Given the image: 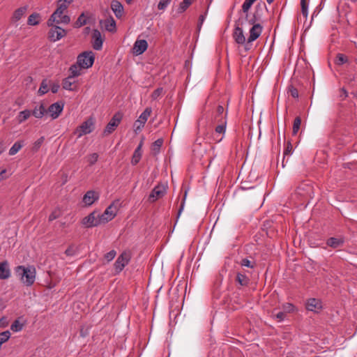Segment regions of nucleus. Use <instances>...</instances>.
Segmentation results:
<instances>
[{
    "instance_id": "obj_1",
    "label": "nucleus",
    "mask_w": 357,
    "mask_h": 357,
    "mask_svg": "<svg viewBox=\"0 0 357 357\" xmlns=\"http://www.w3.org/2000/svg\"><path fill=\"white\" fill-rule=\"evenodd\" d=\"M266 9V6L264 3H258L256 5L255 11L252 15L247 13H244V17H240L244 20V24L248 23L249 25H252V27L249 31V36L247 39V50L251 49L252 43L256 40L261 34L263 26L261 25L260 22L263 21V13Z\"/></svg>"
},
{
    "instance_id": "obj_2",
    "label": "nucleus",
    "mask_w": 357,
    "mask_h": 357,
    "mask_svg": "<svg viewBox=\"0 0 357 357\" xmlns=\"http://www.w3.org/2000/svg\"><path fill=\"white\" fill-rule=\"evenodd\" d=\"M15 272L25 285L31 286L34 283L36 272L33 266H18L15 268Z\"/></svg>"
},
{
    "instance_id": "obj_3",
    "label": "nucleus",
    "mask_w": 357,
    "mask_h": 357,
    "mask_svg": "<svg viewBox=\"0 0 357 357\" xmlns=\"http://www.w3.org/2000/svg\"><path fill=\"white\" fill-rule=\"evenodd\" d=\"M244 25V20L238 18V20L235 22V28L234 29V32L232 34L233 38L234 41L238 45H244V48L245 51H249L250 50L246 49L247 40L243 33V26Z\"/></svg>"
},
{
    "instance_id": "obj_4",
    "label": "nucleus",
    "mask_w": 357,
    "mask_h": 357,
    "mask_svg": "<svg viewBox=\"0 0 357 357\" xmlns=\"http://www.w3.org/2000/svg\"><path fill=\"white\" fill-rule=\"evenodd\" d=\"M64 12L65 11L61 10L59 12V8H56L47 20V25L52 26L54 24L58 25L60 24H69L70 22V17L68 15L64 14Z\"/></svg>"
},
{
    "instance_id": "obj_5",
    "label": "nucleus",
    "mask_w": 357,
    "mask_h": 357,
    "mask_svg": "<svg viewBox=\"0 0 357 357\" xmlns=\"http://www.w3.org/2000/svg\"><path fill=\"white\" fill-rule=\"evenodd\" d=\"M94 59L95 56L93 52L92 51H86L78 55L77 63L83 69H87L93 66Z\"/></svg>"
},
{
    "instance_id": "obj_6",
    "label": "nucleus",
    "mask_w": 357,
    "mask_h": 357,
    "mask_svg": "<svg viewBox=\"0 0 357 357\" xmlns=\"http://www.w3.org/2000/svg\"><path fill=\"white\" fill-rule=\"evenodd\" d=\"M119 202V200L114 201L106 208L102 214H99V218L101 220L102 224L108 222L116 216Z\"/></svg>"
},
{
    "instance_id": "obj_7",
    "label": "nucleus",
    "mask_w": 357,
    "mask_h": 357,
    "mask_svg": "<svg viewBox=\"0 0 357 357\" xmlns=\"http://www.w3.org/2000/svg\"><path fill=\"white\" fill-rule=\"evenodd\" d=\"M48 39L52 42H56L66 36L67 31L56 24L49 26Z\"/></svg>"
},
{
    "instance_id": "obj_8",
    "label": "nucleus",
    "mask_w": 357,
    "mask_h": 357,
    "mask_svg": "<svg viewBox=\"0 0 357 357\" xmlns=\"http://www.w3.org/2000/svg\"><path fill=\"white\" fill-rule=\"evenodd\" d=\"M121 119L122 114L119 112L116 113L104 129L103 135L107 136L112 134L118 127L121 123Z\"/></svg>"
},
{
    "instance_id": "obj_9",
    "label": "nucleus",
    "mask_w": 357,
    "mask_h": 357,
    "mask_svg": "<svg viewBox=\"0 0 357 357\" xmlns=\"http://www.w3.org/2000/svg\"><path fill=\"white\" fill-rule=\"evenodd\" d=\"M94 126L95 119L90 116L77 128V132H79L78 137L91 133L94 130Z\"/></svg>"
},
{
    "instance_id": "obj_10",
    "label": "nucleus",
    "mask_w": 357,
    "mask_h": 357,
    "mask_svg": "<svg viewBox=\"0 0 357 357\" xmlns=\"http://www.w3.org/2000/svg\"><path fill=\"white\" fill-rule=\"evenodd\" d=\"M131 259L130 252H123L117 258L114 263V268L116 273H120L124 267L129 263Z\"/></svg>"
},
{
    "instance_id": "obj_11",
    "label": "nucleus",
    "mask_w": 357,
    "mask_h": 357,
    "mask_svg": "<svg viewBox=\"0 0 357 357\" xmlns=\"http://www.w3.org/2000/svg\"><path fill=\"white\" fill-rule=\"evenodd\" d=\"M82 223L86 228L96 227L102 224L99 218V213L97 211H93L89 215L84 218Z\"/></svg>"
},
{
    "instance_id": "obj_12",
    "label": "nucleus",
    "mask_w": 357,
    "mask_h": 357,
    "mask_svg": "<svg viewBox=\"0 0 357 357\" xmlns=\"http://www.w3.org/2000/svg\"><path fill=\"white\" fill-rule=\"evenodd\" d=\"M152 112L151 107H146L144 111L140 114L137 120L134 123L135 131L140 130L145 125L148 118Z\"/></svg>"
},
{
    "instance_id": "obj_13",
    "label": "nucleus",
    "mask_w": 357,
    "mask_h": 357,
    "mask_svg": "<svg viewBox=\"0 0 357 357\" xmlns=\"http://www.w3.org/2000/svg\"><path fill=\"white\" fill-rule=\"evenodd\" d=\"M166 193V188L164 185H156L149 196V201L151 203L155 202L158 199L162 197Z\"/></svg>"
},
{
    "instance_id": "obj_14",
    "label": "nucleus",
    "mask_w": 357,
    "mask_h": 357,
    "mask_svg": "<svg viewBox=\"0 0 357 357\" xmlns=\"http://www.w3.org/2000/svg\"><path fill=\"white\" fill-rule=\"evenodd\" d=\"M345 242V238L343 236H339L337 237H330L326 239V245L333 249H337L344 245Z\"/></svg>"
},
{
    "instance_id": "obj_15",
    "label": "nucleus",
    "mask_w": 357,
    "mask_h": 357,
    "mask_svg": "<svg viewBox=\"0 0 357 357\" xmlns=\"http://www.w3.org/2000/svg\"><path fill=\"white\" fill-rule=\"evenodd\" d=\"M306 308L309 311L318 313L322 309V303L319 299L310 298L307 301Z\"/></svg>"
},
{
    "instance_id": "obj_16",
    "label": "nucleus",
    "mask_w": 357,
    "mask_h": 357,
    "mask_svg": "<svg viewBox=\"0 0 357 357\" xmlns=\"http://www.w3.org/2000/svg\"><path fill=\"white\" fill-rule=\"evenodd\" d=\"M64 104L63 102H55L52 104L47 112L50 114V116L55 119L59 117L63 111Z\"/></svg>"
},
{
    "instance_id": "obj_17",
    "label": "nucleus",
    "mask_w": 357,
    "mask_h": 357,
    "mask_svg": "<svg viewBox=\"0 0 357 357\" xmlns=\"http://www.w3.org/2000/svg\"><path fill=\"white\" fill-rule=\"evenodd\" d=\"M103 40L100 32L98 29H94L92 33V46L96 50H100L102 47Z\"/></svg>"
},
{
    "instance_id": "obj_18",
    "label": "nucleus",
    "mask_w": 357,
    "mask_h": 357,
    "mask_svg": "<svg viewBox=\"0 0 357 357\" xmlns=\"http://www.w3.org/2000/svg\"><path fill=\"white\" fill-rule=\"evenodd\" d=\"M148 47V43L146 40H137L133 46V53L136 55L143 54Z\"/></svg>"
},
{
    "instance_id": "obj_19",
    "label": "nucleus",
    "mask_w": 357,
    "mask_h": 357,
    "mask_svg": "<svg viewBox=\"0 0 357 357\" xmlns=\"http://www.w3.org/2000/svg\"><path fill=\"white\" fill-rule=\"evenodd\" d=\"M99 198L98 194L93 190L87 191L83 197V202L86 206L92 205Z\"/></svg>"
},
{
    "instance_id": "obj_20",
    "label": "nucleus",
    "mask_w": 357,
    "mask_h": 357,
    "mask_svg": "<svg viewBox=\"0 0 357 357\" xmlns=\"http://www.w3.org/2000/svg\"><path fill=\"white\" fill-rule=\"evenodd\" d=\"M10 277V269L8 262L5 260L0 262V280H6Z\"/></svg>"
},
{
    "instance_id": "obj_21",
    "label": "nucleus",
    "mask_w": 357,
    "mask_h": 357,
    "mask_svg": "<svg viewBox=\"0 0 357 357\" xmlns=\"http://www.w3.org/2000/svg\"><path fill=\"white\" fill-rule=\"evenodd\" d=\"M111 8L117 18L119 19L122 17L123 14V7L119 1L113 0L111 3Z\"/></svg>"
},
{
    "instance_id": "obj_22",
    "label": "nucleus",
    "mask_w": 357,
    "mask_h": 357,
    "mask_svg": "<svg viewBox=\"0 0 357 357\" xmlns=\"http://www.w3.org/2000/svg\"><path fill=\"white\" fill-rule=\"evenodd\" d=\"M142 145H143V140H142L140 142V143L139 144V145L137 146V147L136 148V149L135 150V151L133 153L132 160H131V163L132 165H136L139 162V160L142 158Z\"/></svg>"
},
{
    "instance_id": "obj_23",
    "label": "nucleus",
    "mask_w": 357,
    "mask_h": 357,
    "mask_svg": "<svg viewBox=\"0 0 357 357\" xmlns=\"http://www.w3.org/2000/svg\"><path fill=\"white\" fill-rule=\"evenodd\" d=\"M47 112L45 106L40 104L38 107H36L33 111H31V115L36 118L40 119Z\"/></svg>"
},
{
    "instance_id": "obj_24",
    "label": "nucleus",
    "mask_w": 357,
    "mask_h": 357,
    "mask_svg": "<svg viewBox=\"0 0 357 357\" xmlns=\"http://www.w3.org/2000/svg\"><path fill=\"white\" fill-rule=\"evenodd\" d=\"M82 69H83V68L76 62L75 63L73 64L70 67V68H69L70 75H69L73 78L78 77L79 75H81Z\"/></svg>"
},
{
    "instance_id": "obj_25",
    "label": "nucleus",
    "mask_w": 357,
    "mask_h": 357,
    "mask_svg": "<svg viewBox=\"0 0 357 357\" xmlns=\"http://www.w3.org/2000/svg\"><path fill=\"white\" fill-rule=\"evenodd\" d=\"M311 191V186L303 183L297 188L296 193L301 196L305 197Z\"/></svg>"
},
{
    "instance_id": "obj_26",
    "label": "nucleus",
    "mask_w": 357,
    "mask_h": 357,
    "mask_svg": "<svg viewBox=\"0 0 357 357\" xmlns=\"http://www.w3.org/2000/svg\"><path fill=\"white\" fill-rule=\"evenodd\" d=\"M31 115V111L29 109H24L19 112L17 116V121L19 123H22L27 120Z\"/></svg>"
},
{
    "instance_id": "obj_27",
    "label": "nucleus",
    "mask_w": 357,
    "mask_h": 357,
    "mask_svg": "<svg viewBox=\"0 0 357 357\" xmlns=\"http://www.w3.org/2000/svg\"><path fill=\"white\" fill-rule=\"evenodd\" d=\"M24 145V141L16 142L9 150V155H15Z\"/></svg>"
},
{
    "instance_id": "obj_28",
    "label": "nucleus",
    "mask_w": 357,
    "mask_h": 357,
    "mask_svg": "<svg viewBox=\"0 0 357 357\" xmlns=\"http://www.w3.org/2000/svg\"><path fill=\"white\" fill-rule=\"evenodd\" d=\"M236 280L241 286H247L250 282L248 277L241 273H237Z\"/></svg>"
},
{
    "instance_id": "obj_29",
    "label": "nucleus",
    "mask_w": 357,
    "mask_h": 357,
    "mask_svg": "<svg viewBox=\"0 0 357 357\" xmlns=\"http://www.w3.org/2000/svg\"><path fill=\"white\" fill-rule=\"evenodd\" d=\"M26 10V7H20L17 8L13 13V20L15 22L20 20L22 18V17L25 14Z\"/></svg>"
},
{
    "instance_id": "obj_30",
    "label": "nucleus",
    "mask_w": 357,
    "mask_h": 357,
    "mask_svg": "<svg viewBox=\"0 0 357 357\" xmlns=\"http://www.w3.org/2000/svg\"><path fill=\"white\" fill-rule=\"evenodd\" d=\"M40 14L34 13L28 17L27 24L31 26H35L39 24Z\"/></svg>"
},
{
    "instance_id": "obj_31",
    "label": "nucleus",
    "mask_w": 357,
    "mask_h": 357,
    "mask_svg": "<svg viewBox=\"0 0 357 357\" xmlns=\"http://www.w3.org/2000/svg\"><path fill=\"white\" fill-rule=\"evenodd\" d=\"M73 1V0H58L57 1V8L59 10L66 11L70 4Z\"/></svg>"
},
{
    "instance_id": "obj_32",
    "label": "nucleus",
    "mask_w": 357,
    "mask_h": 357,
    "mask_svg": "<svg viewBox=\"0 0 357 357\" xmlns=\"http://www.w3.org/2000/svg\"><path fill=\"white\" fill-rule=\"evenodd\" d=\"M73 79L74 78L70 75H68V77L65 78L62 82L63 88L66 90L72 91V85L75 82V81L73 80Z\"/></svg>"
},
{
    "instance_id": "obj_33",
    "label": "nucleus",
    "mask_w": 357,
    "mask_h": 357,
    "mask_svg": "<svg viewBox=\"0 0 357 357\" xmlns=\"http://www.w3.org/2000/svg\"><path fill=\"white\" fill-rule=\"evenodd\" d=\"M349 61L348 57L341 53H338L336 55L335 59V63L337 66H342L346 63H347Z\"/></svg>"
},
{
    "instance_id": "obj_34",
    "label": "nucleus",
    "mask_w": 357,
    "mask_h": 357,
    "mask_svg": "<svg viewBox=\"0 0 357 357\" xmlns=\"http://www.w3.org/2000/svg\"><path fill=\"white\" fill-rule=\"evenodd\" d=\"M86 24V18L84 13H82L74 23L75 28H79Z\"/></svg>"
},
{
    "instance_id": "obj_35",
    "label": "nucleus",
    "mask_w": 357,
    "mask_h": 357,
    "mask_svg": "<svg viewBox=\"0 0 357 357\" xmlns=\"http://www.w3.org/2000/svg\"><path fill=\"white\" fill-rule=\"evenodd\" d=\"M105 29L109 32L116 31V22L113 18L107 20L105 22Z\"/></svg>"
},
{
    "instance_id": "obj_36",
    "label": "nucleus",
    "mask_w": 357,
    "mask_h": 357,
    "mask_svg": "<svg viewBox=\"0 0 357 357\" xmlns=\"http://www.w3.org/2000/svg\"><path fill=\"white\" fill-rule=\"evenodd\" d=\"M48 86H49V84L47 83V79H43L40 84V86L38 91V93L40 95V96H43L44 94H45L46 93H47L48 91Z\"/></svg>"
},
{
    "instance_id": "obj_37",
    "label": "nucleus",
    "mask_w": 357,
    "mask_h": 357,
    "mask_svg": "<svg viewBox=\"0 0 357 357\" xmlns=\"http://www.w3.org/2000/svg\"><path fill=\"white\" fill-rule=\"evenodd\" d=\"M192 0H183L178 8V13H182L192 4Z\"/></svg>"
},
{
    "instance_id": "obj_38",
    "label": "nucleus",
    "mask_w": 357,
    "mask_h": 357,
    "mask_svg": "<svg viewBox=\"0 0 357 357\" xmlns=\"http://www.w3.org/2000/svg\"><path fill=\"white\" fill-rule=\"evenodd\" d=\"M301 119L300 116H297L295 118L294 124H293V128H292V134L293 135H296L301 127Z\"/></svg>"
},
{
    "instance_id": "obj_39",
    "label": "nucleus",
    "mask_w": 357,
    "mask_h": 357,
    "mask_svg": "<svg viewBox=\"0 0 357 357\" xmlns=\"http://www.w3.org/2000/svg\"><path fill=\"white\" fill-rule=\"evenodd\" d=\"M163 144V139L162 138L158 139L155 141L153 144L151 149L155 153H158L160 151V147Z\"/></svg>"
},
{
    "instance_id": "obj_40",
    "label": "nucleus",
    "mask_w": 357,
    "mask_h": 357,
    "mask_svg": "<svg viewBox=\"0 0 357 357\" xmlns=\"http://www.w3.org/2000/svg\"><path fill=\"white\" fill-rule=\"evenodd\" d=\"M23 328V324L20 323L19 320L16 319L11 324L10 329L14 332L21 331Z\"/></svg>"
},
{
    "instance_id": "obj_41",
    "label": "nucleus",
    "mask_w": 357,
    "mask_h": 357,
    "mask_svg": "<svg viewBox=\"0 0 357 357\" xmlns=\"http://www.w3.org/2000/svg\"><path fill=\"white\" fill-rule=\"evenodd\" d=\"M254 1L252 0H245L244 3L242 5V12L243 13H247L249 12L252 5L254 3Z\"/></svg>"
},
{
    "instance_id": "obj_42",
    "label": "nucleus",
    "mask_w": 357,
    "mask_h": 357,
    "mask_svg": "<svg viewBox=\"0 0 357 357\" xmlns=\"http://www.w3.org/2000/svg\"><path fill=\"white\" fill-rule=\"evenodd\" d=\"M44 140H45V137H40L39 139H38L33 144V147H32V151L33 152H37L41 145L43 144V143L44 142Z\"/></svg>"
},
{
    "instance_id": "obj_43",
    "label": "nucleus",
    "mask_w": 357,
    "mask_h": 357,
    "mask_svg": "<svg viewBox=\"0 0 357 357\" xmlns=\"http://www.w3.org/2000/svg\"><path fill=\"white\" fill-rule=\"evenodd\" d=\"M226 121H222L220 125L216 126L215 132L218 134H223L226 130Z\"/></svg>"
},
{
    "instance_id": "obj_44",
    "label": "nucleus",
    "mask_w": 357,
    "mask_h": 357,
    "mask_svg": "<svg viewBox=\"0 0 357 357\" xmlns=\"http://www.w3.org/2000/svg\"><path fill=\"white\" fill-rule=\"evenodd\" d=\"M301 13L305 18L307 17V4L306 0H301Z\"/></svg>"
},
{
    "instance_id": "obj_45",
    "label": "nucleus",
    "mask_w": 357,
    "mask_h": 357,
    "mask_svg": "<svg viewBox=\"0 0 357 357\" xmlns=\"http://www.w3.org/2000/svg\"><path fill=\"white\" fill-rule=\"evenodd\" d=\"M241 265L244 266L248 268H254L255 263L253 261H251L247 258L243 259L241 261Z\"/></svg>"
},
{
    "instance_id": "obj_46",
    "label": "nucleus",
    "mask_w": 357,
    "mask_h": 357,
    "mask_svg": "<svg viewBox=\"0 0 357 357\" xmlns=\"http://www.w3.org/2000/svg\"><path fill=\"white\" fill-rule=\"evenodd\" d=\"M171 1L172 0H160V2L158 4V8L161 10H165Z\"/></svg>"
},
{
    "instance_id": "obj_47",
    "label": "nucleus",
    "mask_w": 357,
    "mask_h": 357,
    "mask_svg": "<svg viewBox=\"0 0 357 357\" xmlns=\"http://www.w3.org/2000/svg\"><path fill=\"white\" fill-rule=\"evenodd\" d=\"M98 159V153H93L91 154L88 158V162L89 163V165H94L97 162Z\"/></svg>"
},
{
    "instance_id": "obj_48",
    "label": "nucleus",
    "mask_w": 357,
    "mask_h": 357,
    "mask_svg": "<svg viewBox=\"0 0 357 357\" xmlns=\"http://www.w3.org/2000/svg\"><path fill=\"white\" fill-rule=\"evenodd\" d=\"M162 88H158L154 90L151 96L152 100H156L162 93Z\"/></svg>"
},
{
    "instance_id": "obj_49",
    "label": "nucleus",
    "mask_w": 357,
    "mask_h": 357,
    "mask_svg": "<svg viewBox=\"0 0 357 357\" xmlns=\"http://www.w3.org/2000/svg\"><path fill=\"white\" fill-rule=\"evenodd\" d=\"M116 255V251L112 250L105 255V259L109 262L115 257Z\"/></svg>"
},
{
    "instance_id": "obj_50",
    "label": "nucleus",
    "mask_w": 357,
    "mask_h": 357,
    "mask_svg": "<svg viewBox=\"0 0 357 357\" xmlns=\"http://www.w3.org/2000/svg\"><path fill=\"white\" fill-rule=\"evenodd\" d=\"M289 92L290 93L291 96L293 98H297L298 97V91L297 89H296L293 86H290L289 87Z\"/></svg>"
},
{
    "instance_id": "obj_51",
    "label": "nucleus",
    "mask_w": 357,
    "mask_h": 357,
    "mask_svg": "<svg viewBox=\"0 0 357 357\" xmlns=\"http://www.w3.org/2000/svg\"><path fill=\"white\" fill-rule=\"evenodd\" d=\"M60 216V211L54 210L49 216V221H53Z\"/></svg>"
},
{
    "instance_id": "obj_52",
    "label": "nucleus",
    "mask_w": 357,
    "mask_h": 357,
    "mask_svg": "<svg viewBox=\"0 0 357 357\" xmlns=\"http://www.w3.org/2000/svg\"><path fill=\"white\" fill-rule=\"evenodd\" d=\"M284 311L285 312V314L287 312H291L294 310V306L291 304V303H286L284 305H283V307H282Z\"/></svg>"
},
{
    "instance_id": "obj_53",
    "label": "nucleus",
    "mask_w": 357,
    "mask_h": 357,
    "mask_svg": "<svg viewBox=\"0 0 357 357\" xmlns=\"http://www.w3.org/2000/svg\"><path fill=\"white\" fill-rule=\"evenodd\" d=\"M275 317L278 321H282L286 317V314L284 312H279L275 314Z\"/></svg>"
},
{
    "instance_id": "obj_54",
    "label": "nucleus",
    "mask_w": 357,
    "mask_h": 357,
    "mask_svg": "<svg viewBox=\"0 0 357 357\" xmlns=\"http://www.w3.org/2000/svg\"><path fill=\"white\" fill-rule=\"evenodd\" d=\"M224 112V107L221 105H218L217 109H216V114L215 116V119L218 121V118L219 116H221Z\"/></svg>"
},
{
    "instance_id": "obj_55",
    "label": "nucleus",
    "mask_w": 357,
    "mask_h": 357,
    "mask_svg": "<svg viewBox=\"0 0 357 357\" xmlns=\"http://www.w3.org/2000/svg\"><path fill=\"white\" fill-rule=\"evenodd\" d=\"M67 256H73L75 254V250L73 246H69L65 251Z\"/></svg>"
},
{
    "instance_id": "obj_56",
    "label": "nucleus",
    "mask_w": 357,
    "mask_h": 357,
    "mask_svg": "<svg viewBox=\"0 0 357 357\" xmlns=\"http://www.w3.org/2000/svg\"><path fill=\"white\" fill-rule=\"evenodd\" d=\"M50 86H51V91L53 93H57L60 88V86L59 84H53Z\"/></svg>"
},
{
    "instance_id": "obj_57",
    "label": "nucleus",
    "mask_w": 357,
    "mask_h": 357,
    "mask_svg": "<svg viewBox=\"0 0 357 357\" xmlns=\"http://www.w3.org/2000/svg\"><path fill=\"white\" fill-rule=\"evenodd\" d=\"M8 325L7 319L6 317H2L0 319V328H5Z\"/></svg>"
},
{
    "instance_id": "obj_58",
    "label": "nucleus",
    "mask_w": 357,
    "mask_h": 357,
    "mask_svg": "<svg viewBox=\"0 0 357 357\" xmlns=\"http://www.w3.org/2000/svg\"><path fill=\"white\" fill-rule=\"evenodd\" d=\"M291 150H292V146H291V143L289 142L287 143V147L284 150V155L289 154L291 152Z\"/></svg>"
},
{
    "instance_id": "obj_59",
    "label": "nucleus",
    "mask_w": 357,
    "mask_h": 357,
    "mask_svg": "<svg viewBox=\"0 0 357 357\" xmlns=\"http://www.w3.org/2000/svg\"><path fill=\"white\" fill-rule=\"evenodd\" d=\"M206 14L201 15L199 17L198 27L201 28L204 20H205Z\"/></svg>"
},
{
    "instance_id": "obj_60",
    "label": "nucleus",
    "mask_w": 357,
    "mask_h": 357,
    "mask_svg": "<svg viewBox=\"0 0 357 357\" xmlns=\"http://www.w3.org/2000/svg\"><path fill=\"white\" fill-rule=\"evenodd\" d=\"M6 173V169H0V182L6 178L5 174Z\"/></svg>"
},
{
    "instance_id": "obj_61",
    "label": "nucleus",
    "mask_w": 357,
    "mask_h": 357,
    "mask_svg": "<svg viewBox=\"0 0 357 357\" xmlns=\"http://www.w3.org/2000/svg\"><path fill=\"white\" fill-rule=\"evenodd\" d=\"M185 196H186V194L185 195V197L182 202V203L181 204V206H180V208L178 209V215H177V218L180 216L183 209V207H184V204H185Z\"/></svg>"
},
{
    "instance_id": "obj_62",
    "label": "nucleus",
    "mask_w": 357,
    "mask_h": 357,
    "mask_svg": "<svg viewBox=\"0 0 357 357\" xmlns=\"http://www.w3.org/2000/svg\"><path fill=\"white\" fill-rule=\"evenodd\" d=\"M342 93H343V95H344V97L346 98L347 96V92L346 90H344V89H342Z\"/></svg>"
},
{
    "instance_id": "obj_63",
    "label": "nucleus",
    "mask_w": 357,
    "mask_h": 357,
    "mask_svg": "<svg viewBox=\"0 0 357 357\" xmlns=\"http://www.w3.org/2000/svg\"><path fill=\"white\" fill-rule=\"evenodd\" d=\"M3 149H3V146L0 144V153H1V152H3Z\"/></svg>"
},
{
    "instance_id": "obj_64",
    "label": "nucleus",
    "mask_w": 357,
    "mask_h": 357,
    "mask_svg": "<svg viewBox=\"0 0 357 357\" xmlns=\"http://www.w3.org/2000/svg\"><path fill=\"white\" fill-rule=\"evenodd\" d=\"M268 3H273L275 0H266Z\"/></svg>"
}]
</instances>
